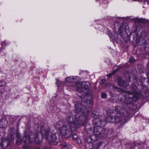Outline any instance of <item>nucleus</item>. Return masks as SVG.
Instances as JSON below:
<instances>
[{
  "mask_svg": "<svg viewBox=\"0 0 149 149\" xmlns=\"http://www.w3.org/2000/svg\"><path fill=\"white\" fill-rule=\"evenodd\" d=\"M72 128L68 125L63 126L60 130L62 137L63 138H68L70 136L72 133Z\"/></svg>",
  "mask_w": 149,
  "mask_h": 149,
  "instance_id": "6e6552de",
  "label": "nucleus"
},
{
  "mask_svg": "<svg viewBox=\"0 0 149 149\" xmlns=\"http://www.w3.org/2000/svg\"><path fill=\"white\" fill-rule=\"evenodd\" d=\"M16 134L17 141L16 144L17 145H21L22 142L25 144H29L36 141V135L31 132H29V135L27 134V132H24V136L22 139L21 138V136L19 133L17 132Z\"/></svg>",
  "mask_w": 149,
  "mask_h": 149,
  "instance_id": "7ed1b4c3",
  "label": "nucleus"
},
{
  "mask_svg": "<svg viewBox=\"0 0 149 149\" xmlns=\"http://www.w3.org/2000/svg\"><path fill=\"white\" fill-rule=\"evenodd\" d=\"M101 97L102 98L105 99L107 97V94L105 93H102L101 94Z\"/></svg>",
  "mask_w": 149,
  "mask_h": 149,
  "instance_id": "f3484780",
  "label": "nucleus"
},
{
  "mask_svg": "<svg viewBox=\"0 0 149 149\" xmlns=\"http://www.w3.org/2000/svg\"><path fill=\"white\" fill-rule=\"evenodd\" d=\"M77 137H78V136L77 134H74L73 135L72 138L73 139L76 140L77 139Z\"/></svg>",
  "mask_w": 149,
  "mask_h": 149,
  "instance_id": "412c9836",
  "label": "nucleus"
},
{
  "mask_svg": "<svg viewBox=\"0 0 149 149\" xmlns=\"http://www.w3.org/2000/svg\"><path fill=\"white\" fill-rule=\"evenodd\" d=\"M121 85V87H123L125 88H126L129 85V83L126 81H125L124 83L123 84V85Z\"/></svg>",
  "mask_w": 149,
  "mask_h": 149,
  "instance_id": "dca6fc26",
  "label": "nucleus"
},
{
  "mask_svg": "<svg viewBox=\"0 0 149 149\" xmlns=\"http://www.w3.org/2000/svg\"><path fill=\"white\" fill-rule=\"evenodd\" d=\"M125 80H124L122 79L119 78L118 79V84L120 86H121V85H123L125 81Z\"/></svg>",
  "mask_w": 149,
  "mask_h": 149,
  "instance_id": "2eb2a0df",
  "label": "nucleus"
},
{
  "mask_svg": "<svg viewBox=\"0 0 149 149\" xmlns=\"http://www.w3.org/2000/svg\"><path fill=\"white\" fill-rule=\"evenodd\" d=\"M147 67L148 68V70L149 71L148 72L147 74V76L148 78L149 79V61L148 62V63L147 65Z\"/></svg>",
  "mask_w": 149,
  "mask_h": 149,
  "instance_id": "4be33fe9",
  "label": "nucleus"
},
{
  "mask_svg": "<svg viewBox=\"0 0 149 149\" xmlns=\"http://www.w3.org/2000/svg\"><path fill=\"white\" fill-rule=\"evenodd\" d=\"M61 147L62 149H71V146L70 145H67L66 143H64L62 144Z\"/></svg>",
  "mask_w": 149,
  "mask_h": 149,
  "instance_id": "4468645a",
  "label": "nucleus"
},
{
  "mask_svg": "<svg viewBox=\"0 0 149 149\" xmlns=\"http://www.w3.org/2000/svg\"><path fill=\"white\" fill-rule=\"evenodd\" d=\"M43 149H51L49 147H45L43 148Z\"/></svg>",
  "mask_w": 149,
  "mask_h": 149,
  "instance_id": "b1692460",
  "label": "nucleus"
},
{
  "mask_svg": "<svg viewBox=\"0 0 149 149\" xmlns=\"http://www.w3.org/2000/svg\"><path fill=\"white\" fill-rule=\"evenodd\" d=\"M106 80L104 79H101L100 81V83L101 85H102L104 84V83L105 82Z\"/></svg>",
  "mask_w": 149,
  "mask_h": 149,
  "instance_id": "6ab92c4d",
  "label": "nucleus"
},
{
  "mask_svg": "<svg viewBox=\"0 0 149 149\" xmlns=\"http://www.w3.org/2000/svg\"><path fill=\"white\" fill-rule=\"evenodd\" d=\"M79 143H81V140L79 139Z\"/></svg>",
  "mask_w": 149,
  "mask_h": 149,
  "instance_id": "bb28decb",
  "label": "nucleus"
},
{
  "mask_svg": "<svg viewBox=\"0 0 149 149\" xmlns=\"http://www.w3.org/2000/svg\"><path fill=\"white\" fill-rule=\"evenodd\" d=\"M9 143L8 142H2V138H0V146H1L3 148H5L8 146Z\"/></svg>",
  "mask_w": 149,
  "mask_h": 149,
  "instance_id": "ddd939ff",
  "label": "nucleus"
},
{
  "mask_svg": "<svg viewBox=\"0 0 149 149\" xmlns=\"http://www.w3.org/2000/svg\"><path fill=\"white\" fill-rule=\"evenodd\" d=\"M42 136L46 139L49 143L56 145L60 141L59 135L58 134H52L48 130H46L42 127L41 130Z\"/></svg>",
  "mask_w": 149,
  "mask_h": 149,
  "instance_id": "20e7f679",
  "label": "nucleus"
},
{
  "mask_svg": "<svg viewBox=\"0 0 149 149\" xmlns=\"http://www.w3.org/2000/svg\"><path fill=\"white\" fill-rule=\"evenodd\" d=\"M115 111L121 116L124 117L128 116L130 114L129 112L125 108L118 106H116L114 107Z\"/></svg>",
  "mask_w": 149,
  "mask_h": 149,
  "instance_id": "1a4fd4ad",
  "label": "nucleus"
},
{
  "mask_svg": "<svg viewBox=\"0 0 149 149\" xmlns=\"http://www.w3.org/2000/svg\"><path fill=\"white\" fill-rule=\"evenodd\" d=\"M135 59L133 57H131L129 61V62L130 63H133L135 61Z\"/></svg>",
  "mask_w": 149,
  "mask_h": 149,
  "instance_id": "a211bd4d",
  "label": "nucleus"
},
{
  "mask_svg": "<svg viewBox=\"0 0 149 149\" xmlns=\"http://www.w3.org/2000/svg\"><path fill=\"white\" fill-rule=\"evenodd\" d=\"M110 37L113 39L114 38V37L112 35V34L110 36Z\"/></svg>",
  "mask_w": 149,
  "mask_h": 149,
  "instance_id": "393cba45",
  "label": "nucleus"
},
{
  "mask_svg": "<svg viewBox=\"0 0 149 149\" xmlns=\"http://www.w3.org/2000/svg\"><path fill=\"white\" fill-rule=\"evenodd\" d=\"M138 99V97L136 96H133L132 97L128 96L126 97L123 96L120 99V100L123 102V105H126L131 110L135 109L136 106L133 103V102H136Z\"/></svg>",
  "mask_w": 149,
  "mask_h": 149,
  "instance_id": "423d86ee",
  "label": "nucleus"
},
{
  "mask_svg": "<svg viewBox=\"0 0 149 149\" xmlns=\"http://www.w3.org/2000/svg\"><path fill=\"white\" fill-rule=\"evenodd\" d=\"M92 149H94V148H92Z\"/></svg>",
  "mask_w": 149,
  "mask_h": 149,
  "instance_id": "c756f323",
  "label": "nucleus"
},
{
  "mask_svg": "<svg viewBox=\"0 0 149 149\" xmlns=\"http://www.w3.org/2000/svg\"><path fill=\"white\" fill-rule=\"evenodd\" d=\"M93 115L92 114V115L94 117L93 120L94 127V134L95 135H100L102 137L106 135V129L103 127L106 124L105 122L117 123L121 120V117L120 116L115 115L113 113L111 115L107 116L104 121L102 120L100 117L97 115L93 116Z\"/></svg>",
  "mask_w": 149,
  "mask_h": 149,
  "instance_id": "f03ea898",
  "label": "nucleus"
},
{
  "mask_svg": "<svg viewBox=\"0 0 149 149\" xmlns=\"http://www.w3.org/2000/svg\"><path fill=\"white\" fill-rule=\"evenodd\" d=\"M137 21L140 22H141L142 21V19H137Z\"/></svg>",
  "mask_w": 149,
  "mask_h": 149,
  "instance_id": "a878e982",
  "label": "nucleus"
},
{
  "mask_svg": "<svg viewBox=\"0 0 149 149\" xmlns=\"http://www.w3.org/2000/svg\"><path fill=\"white\" fill-rule=\"evenodd\" d=\"M75 118L72 116H68L66 118V120L68 124L70 127L74 128H76L79 126L83 125L84 121L82 120V116H81L80 114H77L74 117Z\"/></svg>",
  "mask_w": 149,
  "mask_h": 149,
  "instance_id": "39448f33",
  "label": "nucleus"
},
{
  "mask_svg": "<svg viewBox=\"0 0 149 149\" xmlns=\"http://www.w3.org/2000/svg\"><path fill=\"white\" fill-rule=\"evenodd\" d=\"M91 146H93V144H91Z\"/></svg>",
  "mask_w": 149,
  "mask_h": 149,
  "instance_id": "c85d7f7f",
  "label": "nucleus"
},
{
  "mask_svg": "<svg viewBox=\"0 0 149 149\" xmlns=\"http://www.w3.org/2000/svg\"><path fill=\"white\" fill-rule=\"evenodd\" d=\"M115 73V72H113L112 73H109L108 74V76L109 77H111L113 74H114Z\"/></svg>",
  "mask_w": 149,
  "mask_h": 149,
  "instance_id": "5701e85b",
  "label": "nucleus"
},
{
  "mask_svg": "<svg viewBox=\"0 0 149 149\" xmlns=\"http://www.w3.org/2000/svg\"><path fill=\"white\" fill-rule=\"evenodd\" d=\"M87 133L89 134H91V138L93 141H95L96 139H94L93 137H95L96 135L94 134V131H93L91 128H90L89 130L87 131Z\"/></svg>",
  "mask_w": 149,
  "mask_h": 149,
  "instance_id": "f8f14e48",
  "label": "nucleus"
},
{
  "mask_svg": "<svg viewBox=\"0 0 149 149\" xmlns=\"http://www.w3.org/2000/svg\"><path fill=\"white\" fill-rule=\"evenodd\" d=\"M76 85L78 91L80 92L81 95V102H78L75 105V109L79 113L84 116H87L89 113L88 108L91 107L93 102V97L87 94L83 95V91L82 89H88L91 86V84L88 81H83L81 83L76 84Z\"/></svg>",
  "mask_w": 149,
  "mask_h": 149,
  "instance_id": "f257e3e1",
  "label": "nucleus"
},
{
  "mask_svg": "<svg viewBox=\"0 0 149 149\" xmlns=\"http://www.w3.org/2000/svg\"><path fill=\"white\" fill-rule=\"evenodd\" d=\"M76 78L77 77H68L65 79V81L68 82L74 83V84L73 85L74 87H75L76 88H77V86L76 85V84L78 83V81Z\"/></svg>",
  "mask_w": 149,
  "mask_h": 149,
  "instance_id": "9d476101",
  "label": "nucleus"
},
{
  "mask_svg": "<svg viewBox=\"0 0 149 149\" xmlns=\"http://www.w3.org/2000/svg\"><path fill=\"white\" fill-rule=\"evenodd\" d=\"M8 121L5 118H1L0 120V127L1 128L6 127L7 125Z\"/></svg>",
  "mask_w": 149,
  "mask_h": 149,
  "instance_id": "9b49d317",
  "label": "nucleus"
},
{
  "mask_svg": "<svg viewBox=\"0 0 149 149\" xmlns=\"http://www.w3.org/2000/svg\"><path fill=\"white\" fill-rule=\"evenodd\" d=\"M5 84V82L4 81H0V86H3Z\"/></svg>",
  "mask_w": 149,
  "mask_h": 149,
  "instance_id": "aec40b11",
  "label": "nucleus"
},
{
  "mask_svg": "<svg viewBox=\"0 0 149 149\" xmlns=\"http://www.w3.org/2000/svg\"><path fill=\"white\" fill-rule=\"evenodd\" d=\"M34 149H40L39 148H35Z\"/></svg>",
  "mask_w": 149,
  "mask_h": 149,
  "instance_id": "cd10ccee",
  "label": "nucleus"
},
{
  "mask_svg": "<svg viewBox=\"0 0 149 149\" xmlns=\"http://www.w3.org/2000/svg\"><path fill=\"white\" fill-rule=\"evenodd\" d=\"M119 25L120 24L118 21H115L114 24L115 29L116 30L117 28L119 29V33L122 38L125 40L126 37L127 36L126 32V29L128 28L127 24L125 22H123L120 26Z\"/></svg>",
  "mask_w": 149,
  "mask_h": 149,
  "instance_id": "0eeeda50",
  "label": "nucleus"
}]
</instances>
